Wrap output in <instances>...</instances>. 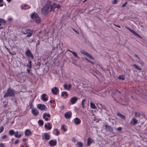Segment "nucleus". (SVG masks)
Wrapping results in <instances>:
<instances>
[{
    "label": "nucleus",
    "mask_w": 147,
    "mask_h": 147,
    "mask_svg": "<svg viewBox=\"0 0 147 147\" xmlns=\"http://www.w3.org/2000/svg\"><path fill=\"white\" fill-rule=\"evenodd\" d=\"M51 2L50 1H47L45 5L43 7L41 10V12L43 15L47 16L49 14L50 5L51 4Z\"/></svg>",
    "instance_id": "obj_1"
},
{
    "label": "nucleus",
    "mask_w": 147,
    "mask_h": 147,
    "mask_svg": "<svg viewBox=\"0 0 147 147\" xmlns=\"http://www.w3.org/2000/svg\"><path fill=\"white\" fill-rule=\"evenodd\" d=\"M15 91L9 87L7 90L6 92L4 95V97L5 98L8 97H13L15 96Z\"/></svg>",
    "instance_id": "obj_2"
},
{
    "label": "nucleus",
    "mask_w": 147,
    "mask_h": 147,
    "mask_svg": "<svg viewBox=\"0 0 147 147\" xmlns=\"http://www.w3.org/2000/svg\"><path fill=\"white\" fill-rule=\"evenodd\" d=\"M31 18L37 24H39L41 22V19L38 14L34 12L30 15Z\"/></svg>",
    "instance_id": "obj_3"
},
{
    "label": "nucleus",
    "mask_w": 147,
    "mask_h": 147,
    "mask_svg": "<svg viewBox=\"0 0 147 147\" xmlns=\"http://www.w3.org/2000/svg\"><path fill=\"white\" fill-rule=\"evenodd\" d=\"M24 35L27 34L26 37H30L32 36L33 34V31L32 30L30 29H26L25 30V31L22 32Z\"/></svg>",
    "instance_id": "obj_4"
},
{
    "label": "nucleus",
    "mask_w": 147,
    "mask_h": 147,
    "mask_svg": "<svg viewBox=\"0 0 147 147\" xmlns=\"http://www.w3.org/2000/svg\"><path fill=\"white\" fill-rule=\"evenodd\" d=\"M25 53L26 55L28 57L32 59H34V56L32 53L31 52L30 50L29 49H27Z\"/></svg>",
    "instance_id": "obj_5"
},
{
    "label": "nucleus",
    "mask_w": 147,
    "mask_h": 147,
    "mask_svg": "<svg viewBox=\"0 0 147 147\" xmlns=\"http://www.w3.org/2000/svg\"><path fill=\"white\" fill-rule=\"evenodd\" d=\"M78 100V98L76 96L72 97L69 100V102L71 105H74L76 104Z\"/></svg>",
    "instance_id": "obj_6"
},
{
    "label": "nucleus",
    "mask_w": 147,
    "mask_h": 147,
    "mask_svg": "<svg viewBox=\"0 0 147 147\" xmlns=\"http://www.w3.org/2000/svg\"><path fill=\"white\" fill-rule=\"evenodd\" d=\"M80 52L81 54L85 55L87 57H88L92 59H94V58L92 56L89 54L87 52L84 50H82L80 51Z\"/></svg>",
    "instance_id": "obj_7"
},
{
    "label": "nucleus",
    "mask_w": 147,
    "mask_h": 147,
    "mask_svg": "<svg viewBox=\"0 0 147 147\" xmlns=\"http://www.w3.org/2000/svg\"><path fill=\"white\" fill-rule=\"evenodd\" d=\"M125 28L128 29L130 32L132 33L135 35L137 37H138L140 38H141V36L139 34L137 33L134 30L131 29V28L127 27L126 26H125Z\"/></svg>",
    "instance_id": "obj_8"
},
{
    "label": "nucleus",
    "mask_w": 147,
    "mask_h": 147,
    "mask_svg": "<svg viewBox=\"0 0 147 147\" xmlns=\"http://www.w3.org/2000/svg\"><path fill=\"white\" fill-rule=\"evenodd\" d=\"M42 139L46 140H48L50 139V135L47 133H44L42 136Z\"/></svg>",
    "instance_id": "obj_9"
},
{
    "label": "nucleus",
    "mask_w": 147,
    "mask_h": 147,
    "mask_svg": "<svg viewBox=\"0 0 147 147\" xmlns=\"http://www.w3.org/2000/svg\"><path fill=\"white\" fill-rule=\"evenodd\" d=\"M72 115V113L71 111L67 112L64 114V117L66 119H69L71 117Z\"/></svg>",
    "instance_id": "obj_10"
},
{
    "label": "nucleus",
    "mask_w": 147,
    "mask_h": 147,
    "mask_svg": "<svg viewBox=\"0 0 147 147\" xmlns=\"http://www.w3.org/2000/svg\"><path fill=\"white\" fill-rule=\"evenodd\" d=\"M49 144L51 146H53L57 144V141L56 140L54 139L50 140L49 142Z\"/></svg>",
    "instance_id": "obj_11"
},
{
    "label": "nucleus",
    "mask_w": 147,
    "mask_h": 147,
    "mask_svg": "<svg viewBox=\"0 0 147 147\" xmlns=\"http://www.w3.org/2000/svg\"><path fill=\"white\" fill-rule=\"evenodd\" d=\"M41 99L42 101L46 102L48 100V97L46 94H43L41 96Z\"/></svg>",
    "instance_id": "obj_12"
},
{
    "label": "nucleus",
    "mask_w": 147,
    "mask_h": 147,
    "mask_svg": "<svg viewBox=\"0 0 147 147\" xmlns=\"http://www.w3.org/2000/svg\"><path fill=\"white\" fill-rule=\"evenodd\" d=\"M52 93L55 95L57 94L59 92V89L57 87H54L51 89Z\"/></svg>",
    "instance_id": "obj_13"
},
{
    "label": "nucleus",
    "mask_w": 147,
    "mask_h": 147,
    "mask_svg": "<svg viewBox=\"0 0 147 147\" xmlns=\"http://www.w3.org/2000/svg\"><path fill=\"white\" fill-rule=\"evenodd\" d=\"M138 120L134 118L130 121V123L132 125H135L138 123Z\"/></svg>",
    "instance_id": "obj_14"
},
{
    "label": "nucleus",
    "mask_w": 147,
    "mask_h": 147,
    "mask_svg": "<svg viewBox=\"0 0 147 147\" xmlns=\"http://www.w3.org/2000/svg\"><path fill=\"white\" fill-rule=\"evenodd\" d=\"M56 5L57 4L55 3H54L52 5H50V9L49 10L50 12L54 11L55 9L56 8Z\"/></svg>",
    "instance_id": "obj_15"
},
{
    "label": "nucleus",
    "mask_w": 147,
    "mask_h": 147,
    "mask_svg": "<svg viewBox=\"0 0 147 147\" xmlns=\"http://www.w3.org/2000/svg\"><path fill=\"white\" fill-rule=\"evenodd\" d=\"M74 123L76 125L80 124L81 123V120L79 118L76 117L74 119Z\"/></svg>",
    "instance_id": "obj_16"
},
{
    "label": "nucleus",
    "mask_w": 147,
    "mask_h": 147,
    "mask_svg": "<svg viewBox=\"0 0 147 147\" xmlns=\"http://www.w3.org/2000/svg\"><path fill=\"white\" fill-rule=\"evenodd\" d=\"M46 117H51V115L49 114H47L46 113H44L43 114V118L45 119L46 121H48L49 120V119L48 118H46Z\"/></svg>",
    "instance_id": "obj_17"
},
{
    "label": "nucleus",
    "mask_w": 147,
    "mask_h": 147,
    "mask_svg": "<svg viewBox=\"0 0 147 147\" xmlns=\"http://www.w3.org/2000/svg\"><path fill=\"white\" fill-rule=\"evenodd\" d=\"M31 112L34 115L37 116L38 115L39 112L38 111L35 109H33L32 110Z\"/></svg>",
    "instance_id": "obj_18"
},
{
    "label": "nucleus",
    "mask_w": 147,
    "mask_h": 147,
    "mask_svg": "<svg viewBox=\"0 0 147 147\" xmlns=\"http://www.w3.org/2000/svg\"><path fill=\"white\" fill-rule=\"evenodd\" d=\"M45 105H42L41 104H38L37 105L38 108L41 110H43L45 108Z\"/></svg>",
    "instance_id": "obj_19"
},
{
    "label": "nucleus",
    "mask_w": 147,
    "mask_h": 147,
    "mask_svg": "<svg viewBox=\"0 0 147 147\" xmlns=\"http://www.w3.org/2000/svg\"><path fill=\"white\" fill-rule=\"evenodd\" d=\"M105 127L109 132H112L113 131V128L111 126L107 125H105Z\"/></svg>",
    "instance_id": "obj_20"
},
{
    "label": "nucleus",
    "mask_w": 147,
    "mask_h": 147,
    "mask_svg": "<svg viewBox=\"0 0 147 147\" xmlns=\"http://www.w3.org/2000/svg\"><path fill=\"white\" fill-rule=\"evenodd\" d=\"M53 134L56 136H59L60 134L59 131L57 128L55 129L53 131Z\"/></svg>",
    "instance_id": "obj_21"
},
{
    "label": "nucleus",
    "mask_w": 147,
    "mask_h": 147,
    "mask_svg": "<svg viewBox=\"0 0 147 147\" xmlns=\"http://www.w3.org/2000/svg\"><path fill=\"white\" fill-rule=\"evenodd\" d=\"M71 86L70 84H64L63 86L64 89L66 90H69L71 88Z\"/></svg>",
    "instance_id": "obj_22"
},
{
    "label": "nucleus",
    "mask_w": 147,
    "mask_h": 147,
    "mask_svg": "<svg viewBox=\"0 0 147 147\" xmlns=\"http://www.w3.org/2000/svg\"><path fill=\"white\" fill-rule=\"evenodd\" d=\"M94 142V140H92L91 138L90 137H89L88 138V140H87V146H89L91 144Z\"/></svg>",
    "instance_id": "obj_23"
},
{
    "label": "nucleus",
    "mask_w": 147,
    "mask_h": 147,
    "mask_svg": "<svg viewBox=\"0 0 147 147\" xmlns=\"http://www.w3.org/2000/svg\"><path fill=\"white\" fill-rule=\"evenodd\" d=\"M67 51L71 53L75 57H76L78 59L80 58V57L78 56L76 53L72 51L69 49H67Z\"/></svg>",
    "instance_id": "obj_24"
},
{
    "label": "nucleus",
    "mask_w": 147,
    "mask_h": 147,
    "mask_svg": "<svg viewBox=\"0 0 147 147\" xmlns=\"http://www.w3.org/2000/svg\"><path fill=\"white\" fill-rule=\"evenodd\" d=\"M6 22V21L4 19L0 18V30L3 29V28L2 26H1V23H3L4 24H5Z\"/></svg>",
    "instance_id": "obj_25"
},
{
    "label": "nucleus",
    "mask_w": 147,
    "mask_h": 147,
    "mask_svg": "<svg viewBox=\"0 0 147 147\" xmlns=\"http://www.w3.org/2000/svg\"><path fill=\"white\" fill-rule=\"evenodd\" d=\"M45 127L48 130H50L52 129V127L51 126V124L48 123V124H45Z\"/></svg>",
    "instance_id": "obj_26"
},
{
    "label": "nucleus",
    "mask_w": 147,
    "mask_h": 147,
    "mask_svg": "<svg viewBox=\"0 0 147 147\" xmlns=\"http://www.w3.org/2000/svg\"><path fill=\"white\" fill-rule=\"evenodd\" d=\"M83 146V143L81 142H78L76 144V146L77 147H82Z\"/></svg>",
    "instance_id": "obj_27"
},
{
    "label": "nucleus",
    "mask_w": 147,
    "mask_h": 147,
    "mask_svg": "<svg viewBox=\"0 0 147 147\" xmlns=\"http://www.w3.org/2000/svg\"><path fill=\"white\" fill-rule=\"evenodd\" d=\"M117 115L123 119H125V116L119 113H117Z\"/></svg>",
    "instance_id": "obj_28"
},
{
    "label": "nucleus",
    "mask_w": 147,
    "mask_h": 147,
    "mask_svg": "<svg viewBox=\"0 0 147 147\" xmlns=\"http://www.w3.org/2000/svg\"><path fill=\"white\" fill-rule=\"evenodd\" d=\"M118 78L119 80H125V76L124 75H120Z\"/></svg>",
    "instance_id": "obj_29"
},
{
    "label": "nucleus",
    "mask_w": 147,
    "mask_h": 147,
    "mask_svg": "<svg viewBox=\"0 0 147 147\" xmlns=\"http://www.w3.org/2000/svg\"><path fill=\"white\" fill-rule=\"evenodd\" d=\"M31 132L30 131V130L28 129H26L25 132V135L28 136L30 134H31Z\"/></svg>",
    "instance_id": "obj_30"
},
{
    "label": "nucleus",
    "mask_w": 147,
    "mask_h": 147,
    "mask_svg": "<svg viewBox=\"0 0 147 147\" xmlns=\"http://www.w3.org/2000/svg\"><path fill=\"white\" fill-rule=\"evenodd\" d=\"M131 66L132 67H134L136 69H137L138 70H141V69L140 68L138 67L135 64L132 65Z\"/></svg>",
    "instance_id": "obj_31"
},
{
    "label": "nucleus",
    "mask_w": 147,
    "mask_h": 147,
    "mask_svg": "<svg viewBox=\"0 0 147 147\" xmlns=\"http://www.w3.org/2000/svg\"><path fill=\"white\" fill-rule=\"evenodd\" d=\"M15 136V137L16 138H20L21 137V134H18V131L14 132Z\"/></svg>",
    "instance_id": "obj_32"
},
{
    "label": "nucleus",
    "mask_w": 147,
    "mask_h": 147,
    "mask_svg": "<svg viewBox=\"0 0 147 147\" xmlns=\"http://www.w3.org/2000/svg\"><path fill=\"white\" fill-rule=\"evenodd\" d=\"M90 107L91 108L93 109H96L97 108L96 107V106L92 102H91L90 103Z\"/></svg>",
    "instance_id": "obj_33"
},
{
    "label": "nucleus",
    "mask_w": 147,
    "mask_h": 147,
    "mask_svg": "<svg viewBox=\"0 0 147 147\" xmlns=\"http://www.w3.org/2000/svg\"><path fill=\"white\" fill-rule=\"evenodd\" d=\"M38 124L40 126H42L44 124V122L42 120L40 119L38 121Z\"/></svg>",
    "instance_id": "obj_34"
},
{
    "label": "nucleus",
    "mask_w": 147,
    "mask_h": 147,
    "mask_svg": "<svg viewBox=\"0 0 147 147\" xmlns=\"http://www.w3.org/2000/svg\"><path fill=\"white\" fill-rule=\"evenodd\" d=\"M61 96H65L66 97L68 96V94H67V92L63 91L61 92Z\"/></svg>",
    "instance_id": "obj_35"
},
{
    "label": "nucleus",
    "mask_w": 147,
    "mask_h": 147,
    "mask_svg": "<svg viewBox=\"0 0 147 147\" xmlns=\"http://www.w3.org/2000/svg\"><path fill=\"white\" fill-rule=\"evenodd\" d=\"M135 116L137 118H139L140 117L141 114L140 113L138 112H135L134 113Z\"/></svg>",
    "instance_id": "obj_36"
},
{
    "label": "nucleus",
    "mask_w": 147,
    "mask_h": 147,
    "mask_svg": "<svg viewBox=\"0 0 147 147\" xmlns=\"http://www.w3.org/2000/svg\"><path fill=\"white\" fill-rule=\"evenodd\" d=\"M9 134L10 136H13L14 134V131L13 130H10L9 132Z\"/></svg>",
    "instance_id": "obj_37"
},
{
    "label": "nucleus",
    "mask_w": 147,
    "mask_h": 147,
    "mask_svg": "<svg viewBox=\"0 0 147 147\" xmlns=\"http://www.w3.org/2000/svg\"><path fill=\"white\" fill-rule=\"evenodd\" d=\"M86 99H83L82 101V102H81L82 106V107L83 109L85 108V107H84V103L85 102V101H86Z\"/></svg>",
    "instance_id": "obj_38"
},
{
    "label": "nucleus",
    "mask_w": 147,
    "mask_h": 147,
    "mask_svg": "<svg viewBox=\"0 0 147 147\" xmlns=\"http://www.w3.org/2000/svg\"><path fill=\"white\" fill-rule=\"evenodd\" d=\"M61 128L65 131H67V129L65 128V126L63 125H62Z\"/></svg>",
    "instance_id": "obj_39"
},
{
    "label": "nucleus",
    "mask_w": 147,
    "mask_h": 147,
    "mask_svg": "<svg viewBox=\"0 0 147 147\" xmlns=\"http://www.w3.org/2000/svg\"><path fill=\"white\" fill-rule=\"evenodd\" d=\"M27 4H25L24 5H23L21 7V8L22 9H26V7H27Z\"/></svg>",
    "instance_id": "obj_40"
},
{
    "label": "nucleus",
    "mask_w": 147,
    "mask_h": 147,
    "mask_svg": "<svg viewBox=\"0 0 147 147\" xmlns=\"http://www.w3.org/2000/svg\"><path fill=\"white\" fill-rule=\"evenodd\" d=\"M3 0H0V7H2L3 5Z\"/></svg>",
    "instance_id": "obj_41"
},
{
    "label": "nucleus",
    "mask_w": 147,
    "mask_h": 147,
    "mask_svg": "<svg viewBox=\"0 0 147 147\" xmlns=\"http://www.w3.org/2000/svg\"><path fill=\"white\" fill-rule=\"evenodd\" d=\"M4 127L3 126H1L0 127V133H2L4 130Z\"/></svg>",
    "instance_id": "obj_42"
},
{
    "label": "nucleus",
    "mask_w": 147,
    "mask_h": 147,
    "mask_svg": "<svg viewBox=\"0 0 147 147\" xmlns=\"http://www.w3.org/2000/svg\"><path fill=\"white\" fill-rule=\"evenodd\" d=\"M118 1L119 0H114L112 2V3L113 4H117L118 2Z\"/></svg>",
    "instance_id": "obj_43"
},
{
    "label": "nucleus",
    "mask_w": 147,
    "mask_h": 147,
    "mask_svg": "<svg viewBox=\"0 0 147 147\" xmlns=\"http://www.w3.org/2000/svg\"><path fill=\"white\" fill-rule=\"evenodd\" d=\"M85 60H87L90 63H91L92 64H94V63L93 62L91 61L90 60H88V59H87L85 57Z\"/></svg>",
    "instance_id": "obj_44"
},
{
    "label": "nucleus",
    "mask_w": 147,
    "mask_h": 147,
    "mask_svg": "<svg viewBox=\"0 0 147 147\" xmlns=\"http://www.w3.org/2000/svg\"><path fill=\"white\" fill-rule=\"evenodd\" d=\"M85 60H87L90 63H91L92 64H94V63L93 62L91 61L90 60H88V59H87L85 57Z\"/></svg>",
    "instance_id": "obj_45"
},
{
    "label": "nucleus",
    "mask_w": 147,
    "mask_h": 147,
    "mask_svg": "<svg viewBox=\"0 0 147 147\" xmlns=\"http://www.w3.org/2000/svg\"><path fill=\"white\" fill-rule=\"evenodd\" d=\"M85 60H87L90 63H91L92 64H94V63L93 62L91 61L90 60H88V59H87L85 57Z\"/></svg>",
    "instance_id": "obj_46"
},
{
    "label": "nucleus",
    "mask_w": 147,
    "mask_h": 147,
    "mask_svg": "<svg viewBox=\"0 0 147 147\" xmlns=\"http://www.w3.org/2000/svg\"><path fill=\"white\" fill-rule=\"evenodd\" d=\"M56 8H57L58 9H59L60 8V6L59 4H57L56 6Z\"/></svg>",
    "instance_id": "obj_47"
},
{
    "label": "nucleus",
    "mask_w": 147,
    "mask_h": 147,
    "mask_svg": "<svg viewBox=\"0 0 147 147\" xmlns=\"http://www.w3.org/2000/svg\"><path fill=\"white\" fill-rule=\"evenodd\" d=\"M55 101L53 100H50V103L51 104H53L54 103V102H55Z\"/></svg>",
    "instance_id": "obj_48"
},
{
    "label": "nucleus",
    "mask_w": 147,
    "mask_h": 147,
    "mask_svg": "<svg viewBox=\"0 0 147 147\" xmlns=\"http://www.w3.org/2000/svg\"><path fill=\"white\" fill-rule=\"evenodd\" d=\"M122 129V128L121 127H119L117 129V130L118 131H121Z\"/></svg>",
    "instance_id": "obj_49"
},
{
    "label": "nucleus",
    "mask_w": 147,
    "mask_h": 147,
    "mask_svg": "<svg viewBox=\"0 0 147 147\" xmlns=\"http://www.w3.org/2000/svg\"><path fill=\"white\" fill-rule=\"evenodd\" d=\"M127 2H126L124 3L122 5V7H125L126 4H127Z\"/></svg>",
    "instance_id": "obj_50"
},
{
    "label": "nucleus",
    "mask_w": 147,
    "mask_h": 147,
    "mask_svg": "<svg viewBox=\"0 0 147 147\" xmlns=\"http://www.w3.org/2000/svg\"><path fill=\"white\" fill-rule=\"evenodd\" d=\"M34 107V105L32 103H31L30 105V109L31 108H33Z\"/></svg>",
    "instance_id": "obj_51"
},
{
    "label": "nucleus",
    "mask_w": 147,
    "mask_h": 147,
    "mask_svg": "<svg viewBox=\"0 0 147 147\" xmlns=\"http://www.w3.org/2000/svg\"><path fill=\"white\" fill-rule=\"evenodd\" d=\"M5 49H6L11 54V51H10L9 50V49L6 46H5Z\"/></svg>",
    "instance_id": "obj_52"
},
{
    "label": "nucleus",
    "mask_w": 147,
    "mask_h": 147,
    "mask_svg": "<svg viewBox=\"0 0 147 147\" xmlns=\"http://www.w3.org/2000/svg\"><path fill=\"white\" fill-rule=\"evenodd\" d=\"M27 66L29 67V68L31 69L32 66V64H28Z\"/></svg>",
    "instance_id": "obj_53"
},
{
    "label": "nucleus",
    "mask_w": 147,
    "mask_h": 147,
    "mask_svg": "<svg viewBox=\"0 0 147 147\" xmlns=\"http://www.w3.org/2000/svg\"><path fill=\"white\" fill-rule=\"evenodd\" d=\"M0 147H5L3 143H1L0 144Z\"/></svg>",
    "instance_id": "obj_54"
},
{
    "label": "nucleus",
    "mask_w": 147,
    "mask_h": 147,
    "mask_svg": "<svg viewBox=\"0 0 147 147\" xmlns=\"http://www.w3.org/2000/svg\"><path fill=\"white\" fill-rule=\"evenodd\" d=\"M114 25L115 26H116V27L119 28H120L121 27L119 25H116L115 24H114Z\"/></svg>",
    "instance_id": "obj_55"
},
{
    "label": "nucleus",
    "mask_w": 147,
    "mask_h": 147,
    "mask_svg": "<svg viewBox=\"0 0 147 147\" xmlns=\"http://www.w3.org/2000/svg\"><path fill=\"white\" fill-rule=\"evenodd\" d=\"M19 142L18 140H17L15 142V144H17Z\"/></svg>",
    "instance_id": "obj_56"
},
{
    "label": "nucleus",
    "mask_w": 147,
    "mask_h": 147,
    "mask_svg": "<svg viewBox=\"0 0 147 147\" xmlns=\"http://www.w3.org/2000/svg\"><path fill=\"white\" fill-rule=\"evenodd\" d=\"M7 137V136L6 135H4L2 137V138L3 139H5Z\"/></svg>",
    "instance_id": "obj_57"
},
{
    "label": "nucleus",
    "mask_w": 147,
    "mask_h": 147,
    "mask_svg": "<svg viewBox=\"0 0 147 147\" xmlns=\"http://www.w3.org/2000/svg\"><path fill=\"white\" fill-rule=\"evenodd\" d=\"M60 107L61 109H63L65 108L64 105H61Z\"/></svg>",
    "instance_id": "obj_58"
},
{
    "label": "nucleus",
    "mask_w": 147,
    "mask_h": 147,
    "mask_svg": "<svg viewBox=\"0 0 147 147\" xmlns=\"http://www.w3.org/2000/svg\"><path fill=\"white\" fill-rule=\"evenodd\" d=\"M27 71L28 74H30V69L29 68V69H27Z\"/></svg>",
    "instance_id": "obj_59"
},
{
    "label": "nucleus",
    "mask_w": 147,
    "mask_h": 147,
    "mask_svg": "<svg viewBox=\"0 0 147 147\" xmlns=\"http://www.w3.org/2000/svg\"><path fill=\"white\" fill-rule=\"evenodd\" d=\"M28 63H29L28 64H32V61L31 60H29Z\"/></svg>",
    "instance_id": "obj_60"
},
{
    "label": "nucleus",
    "mask_w": 147,
    "mask_h": 147,
    "mask_svg": "<svg viewBox=\"0 0 147 147\" xmlns=\"http://www.w3.org/2000/svg\"><path fill=\"white\" fill-rule=\"evenodd\" d=\"M135 56L136 57L139 59H140V57L136 54H135Z\"/></svg>",
    "instance_id": "obj_61"
},
{
    "label": "nucleus",
    "mask_w": 147,
    "mask_h": 147,
    "mask_svg": "<svg viewBox=\"0 0 147 147\" xmlns=\"http://www.w3.org/2000/svg\"><path fill=\"white\" fill-rule=\"evenodd\" d=\"M22 140L24 142H25L26 141V139L25 138H24Z\"/></svg>",
    "instance_id": "obj_62"
},
{
    "label": "nucleus",
    "mask_w": 147,
    "mask_h": 147,
    "mask_svg": "<svg viewBox=\"0 0 147 147\" xmlns=\"http://www.w3.org/2000/svg\"><path fill=\"white\" fill-rule=\"evenodd\" d=\"M140 63L142 64H144V62L142 61H141L140 62Z\"/></svg>",
    "instance_id": "obj_63"
},
{
    "label": "nucleus",
    "mask_w": 147,
    "mask_h": 147,
    "mask_svg": "<svg viewBox=\"0 0 147 147\" xmlns=\"http://www.w3.org/2000/svg\"><path fill=\"white\" fill-rule=\"evenodd\" d=\"M20 147H24V145L22 144L20 146Z\"/></svg>",
    "instance_id": "obj_64"
}]
</instances>
